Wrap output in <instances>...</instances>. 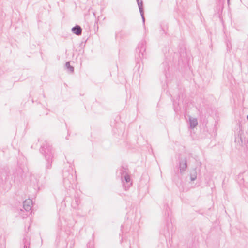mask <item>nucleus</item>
<instances>
[{
    "instance_id": "5",
    "label": "nucleus",
    "mask_w": 248,
    "mask_h": 248,
    "mask_svg": "<svg viewBox=\"0 0 248 248\" xmlns=\"http://www.w3.org/2000/svg\"><path fill=\"white\" fill-rule=\"evenodd\" d=\"M66 66H67L68 68H69L70 70L71 71H73V68L72 67H71V66H70V64H69V62H67V63H66Z\"/></svg>"
},
{
    "instance_id": "6",
    "label": "nucleus",
    "mask_w": 248,
    "mask_h": 248,
    "mask_svg": "<svg viewBox=\"0 0 248 248\" xmlns=\"http://www.w3.org/2000/svg\"><path fill=\"white\" fill-rule=\"evenodd\" d=\"M125 180H126V181L127 182H129V181H130V177H129V176H126L125 177Z\"/></svg>"
},
{
    "instance_id": "1",
    "label": "nucleus",
    "mask_w": 248,
    "mask_h": 248,
    "mask_svg": "<svg viewBox=\"0 0 248 248\" xmlns=\"http://www.w3.org/2000/svg\"><path fill=\"white\" fill-rule=\"evenodd\" d=\"M189 128L192 129L196 127L198 124L197 118L189 117Z\"/></svg>"
},
{
    "instance_id": "2",
    "label": "nucleus",
    "mask_w": 248,
    "mask_h": 248,
    "mask_svg": "<svg viewBox=\"0 0 248 248\" xmlns=\"http://www.w3.org/2000/svg\"><path fill=\"white\" fill-rule=\"evenodd\" d=\"M190 177L191 181L195 180L197 176V170L196 168L193 169L190 171Z\"/></svg>"
},
{
    "instance_id": "7",
    "label": "nucleus",
    "mask_w": 248,
    "mask_h": 248,
    "mask_svg": "<svg viewBox=\"0 0 248 248\" xmlns=\"http://www.w3.org/2000/svg\"><path fill=\"white\" fill-rule=\"evenodd\" d=\"M228 3H229L230 0H227Z\"/></svg>"
},
{
    "instance_id": "4",
    "label": "nucleus",
    "mask_w": 248,
    "mask_h": 248,
    "mask_svg": "<svg viewBox=\"0 0 248 248\" xmlns=\"http://www.w3.org/2000/svg\"><path fill=\"white\" fill-rule=\"evenodd\" d=\"M31 202L30 201H26L24 202V208L26 210H29L31 208Z\"/></svg>"
},
{
    "instance_id": "3",
    "label": "nucleus",
    "mask_w": 248,
    "mask_h": 248,
    "mask_svg": "<svg viewBox=\"0 0 248 248\" xmlns=\"http://www.w3.org/2000/svg\"><path fill=\"white\" fill-rule=\"evenodd\" d=\"M72 31L74 33L77 35H80L81 33L82 29L79 26H77L72 28Z\"/></svg>"
},
{
    "instance_id": "8",
    "label": "nucleus",
    "mask_w": 248,
    "mask_h": 248,
    "mask_svg": "<svg viewBox=\"0 0 248 248\" xmlns=\"http://www.w3.org/2000/svg\"><path fill=\"white\" fill-rule=\"evenodd\" d=\"M247 120H248V115H247Z\"/></svg>"
}]
</instances>
